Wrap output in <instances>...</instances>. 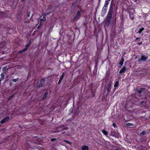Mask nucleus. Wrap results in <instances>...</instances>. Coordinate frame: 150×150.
<instances>
[{
    "mask_svg": "<svg viewBox=\"0 0 150 150\" xmlns=\"http://www.w3.org/2000/svg\"><path fill=\"white\" fill-rule=\"evenodd\" d=\"M45 80L44 79H42L40 81V82L38 83L37 84V86L38 88H40L45 83Z\"/></svg>",
    "mask_w": 150,
    "mask_h": 150,
    "instance_id": "obj_1",
    "label": "nucleus"
},
{
    "mask_svg": "<svg viewBox=\"0 0 150 150\" xmlns=\"http://www.w3.org/2000/svg\"><path fill=\"white\" fill-rule=\"evenodd\" d=\"M112 14H111V13H108V15L107 17V19L106 20V23H110V21L111 19V18L112 17Z\"/></svg>",
    "mask_w": 150,
    "mask_h": 150,
    "instance_id": "obj_2",
    "label": "nucleus"
},
{
    "mask_svg": "<svg viewBox=\"0 0 150 150\" xmlns=\"http://www.w3.org/2000/svg\"><path fill=\"white\" fill-rule=\"evenodd\" d=\"M148 58V57L145 56L144 55H142L141 56V58L140 59H139V61H146V59Z\"/></svg>",
    "mask_w": 150,
    "mask_h": 150,
    "instance_id": "obj_3",
    "label": "nucleus"
},
{
    "mask_svg": "<svg viewBox=\"0 0 150 150\" xmlns=\"http://www.w3.org/2000/svg\"><path fill=\"white\" fill-rule=\"evenodd\" d=\"M9 118L8 117H6L4 118L2 121L1 122V124H3L6 122H7L9 120Z\"/></svg>",
    "mask_w": 150,
    "mask_h": 150,
    "instance_id": "obj_4",
    "label": "nucleus"
},
{
    "mask_svg": "<svg viewBox=\"0 0 150 150\" xmlns=\"http://www.w3.org/2000/svg\"><path fill=\"white\" fill-rule=\"evenodd\" d=\"M81 15L79 11H78L77 13L76 16L74 17V19H78L80 18Z\"/></svg>",
    "mask_w": 150,
    "mask_h": 150,
    "instance_id": "obj_5",
    "label": "nucleus"
},
{
    "mask_svg": "<svg viewBox=\"0 0 150 150\" xmlns=\"http://www.w3.org/2000/svg\"><path fill=\"white\" fill-rule=\"evenodd\" d=\"M112 84L111 83H109L108 85V87L107 88V91L108 92H109L111 90V86Z\"/></svg>",
    "mask_w": 150,
    "mask_h": 150,
    "instance_id": "obj_6",
    "label": "nucleus"
},
{
    "mask_svg": "<svg viewBox=\"0 0 150 150\" xmlns=\"http://www.w3.org/2000/svg\"><path fill=\"white\" fill-rule=\"evenodd\" d=\"M135 11L133 9H130L128 10V12L129 13L134 14Z\"/></svg>",
    "mask_w": 150,
    "mask_h": 150,
    "instance_id": "obj_7",
    "label": "nucleus"
},
{
    "mask_svg": "<svg viewBox=\"0 0 150 150\" xmlns=\"http://www.w3.org/2000/svg\"><path fill=\"white\" fill-rule=\"evenodd\" d=\"M126 71V68L125 67H123L120 71L119 73L122 74Z\"/></svg>",
    "mask_w": 150,
    "mask_h": 150,
    "instance_id": "obj_8",
    "label": "nucleus"
},
{
    "mask_svg": "<svg viewBox=\"0 0 150 150\" xmlns=\"http://www.w3.org/2000/svg\"><path fill=\"white\" fill-rule=\"evenodd\" d=\"M109 1L105 0V4L104 5V6H105V7H107L109 3Z\"/></svg>",
    "mask_w": 150,
    "mask_h": 150,
    "instance_id": "obj_9",
    "label": "nucleus"
},
{
    "mask_svg": "<svg viewBox=\"0 0 150 150\" xmlns=\"http://www.w3.org/2000/svg\"><path fill=\"white\" fill-rule=\"evenodd\" d=\"M81 149L82 150H88V147L87 146H82Z\"/></svg>",
    "mask_w": 150,
    "mask_h": 150,
    "instance_id": "obj_10",
    "label": "nucleus"
},
{
    "mask_svg": "<svg viewBox=\"0 0 150 150\" xmlns=\"http://www.w3.org/2000/svg\"><path fill=\"white\" fill-rule=\"evenodd\" d=\"M102 132L106 136L108 135V132L106 131V130L103 129L102 130Z\"/></svg>",
    "mask_w": 150,
    "mask_h": 150,
    "instance_id": "obj_11",
    "label": "nucleus"
},
{
    "mask_svg": "<svg viewBox=\"0 0 150 150\" xmlns=\"http://www.w3.org/2000/svg\"><path fill=\"white\" fill-rule=\"evenodd\" d=\"M112 11H113V8L111 6L110 8V10L108 12V13H111V14H112Z\"/></svg>",
    "mask_w": 150,
    "mask_h": 150,
    "instance_id": "obj_12",
    "label": "nucleus"
},
{
    "mask_svg": "<svg viewBox=\"0 0 150 150\" xmlns=\"http://www.w3.org/2000/svg\"><path fill=\"white\" fill-rule=\"evenodd\" d=\"M124 61V59L123 58H122V59H121V60L120 61V62L119 63V64L121 66H122V65L123 64Z\"/></svg>",
    "mask_w": 150,
    "mask_h": 150,
    "instance_id": "obj_13",
    "label": "nucleus"
},
{
    "mask_svg": "<svg viewBox=\"0 0 150 150\" xmlns=\"http://www.w3.org/2000/svg\"><path fill=\"white\" fill-rule=\"evenodd\" d=\"M133 13H129V17L131 19L133 20L134 18V14Z\"/></svg>",
    "mask_w": 150,
    "mask_h": 150,
    "instance_id": "obj_14",
    "label": "nucleus"
},
{
    "mask_svg": "<svg viewBox=\"0 0 150 150\" xmlns=\"http://www.w3.org/2000/svg\"><path fill=\"white\" fill-rule=\"evenodd\" d=\"M48 92H46L45 94L43 96V98L44 99H45V98H46V97L47 96L48 94Z\"/></svg>",
    "mask_w": 150,
    "mask_h": 150,
    "instance_id": "obj_15",
    "label": "nucleus"
},
{
    "mask_svg": "<svg viewBox=\"0 0 150 150\" xmlns=\"http://www.w3.org/2000/svg\"><path fill=\"white\" fill-rule=\"evenodd\" d=\"M118 85H119V82H118V81H117L115 82V84H114V87H117L118 86Z\"/></svg>",
    "mask_w": 150,
    "mask_h": 150,
    "instance_id": "obj_16",
    "label": "nucleus"
},
{
    "mask_svg": "<svg viewBox=\"0 0 150 150\" xmlns=\"http://www.w3.org/2000/svg\"><path fill=\"white\" fill-rule=\"evenodd\" d=\"M144 28H142L141 29H140L138 31V33H141V32L144 30Z\"/></svg>",
    "mask_w": 150,
    "mask_h": 150,
    "instance_id": "obj_17",
    "label": "nucleus"
},
{
    "mask_svg": "<svg viewBox=\"0 0 150 150\" xmlns=\"http://www.w3.org/2000/svg\"><path fill=\"white\" fill-rule=\"evenodd\" d=\"M107 9V7H105V6H104V7H103V9H102V11H104V12H106Z\"/></svg>",
    "mask_w": 150,
    "mask_h": 150,
    "instance_id": "obj_18",
    "label": "nucleus"
},
{
    "mask_svg": "<svg viewBox=\"0 0 150 150\" xmlns=\"http://www.w3.org/2000/svg\"><path fill=\"white\" fill-rule=\"evenodd\" d=\"M143 90V88H141L138 91V92L139 93H142V91Z\"/></svg>",
    "mask_w": 150,
    "mask_h": 150,
    "instance_id": "obj_19",
    "label": "nucleus"
},
{
    "mask_svg": "<svg viewBox=\"0 0 150 150\" xmlns=\"http://www.w3.org/2000/svg\"><path fill=\"white\" fill-rule=\"evenodd\" d=\"M64 73H63L62 75L60 77V79L62 80L64 77Z\"/></svg>",
    "mask_w": 150,
    "mask_h": 150,
    "instance_id": "obj_20",
    "label": "nucleus"
},
{
    "mask_svg": "<svg viewBox=\"0 0 150 150\" xmlns=\"http://www.w3.org/2000/svg\"><path fill=\"white\" fill-rule=\"evenodd\" d=\"M18 80V78H17L16 79H13L12 80V81L14 82H17Z\"/></svg>",
    "mask_w": 150,
    "mask_h": 150,
    "instance_id": "obj_21",
    "label": "nucleus"
},
{
    "mask_svg": "<svg viewBox=\"0 0 150 150\" xmlns=\"http://www.w3.org/2000/svg\"><path fill=\"white\" fill-rule=\"evenodd\" d=\"M45 16H43V19H41L40 20V21H43L44 20H45Z\"/></svg>",
    "mask_w": 150,
    "mask_h": 150,
    "instance_id": "obj_22",
    "label": "nucleus"
},
{
    "mask_svg": "<svg viewBox=\"0 0 150 150\" xmlns=\"http://www.w3.org/2000/svg\"><path fill=\"white\" fill-rule=\"evenodd\" d=\"M30 43V42H29V43L26 45L25 47L27 48H28L29 47V46Z\"/></svg>",
    "mask_w": 150,
    "mask_h": 150,
    "instance_id": "obj_23",
    "label": "nucleus"
},
{
    "mask_svg": "<svg viewBox=\"0 0 150 150\" xmlns=\"http://www.w3.org/2000/svg\"><path fill=\"white\" fill-rule=\"evenodd\" d=\"M146 133V132L145 131H143L142 132L140 133L141 135H144Z\"/></svg>",
    "mask_w": 150,
    "mask_h": 150,
    "instance_id": "obj_24",
    "label": "nucleus"
},
{
    "mask_svg": "<svg viewBox=\"0 0 150 150\" xmlns=\"http://www.w3.org/2000/svg\"><path fill=\"white\" fill-rule=\"evenodd\" d=\"M126 125L127 126H131L132 125V124L129 123H127Z\"/></svg>",
    "mask_w": 150,
    "mask_h": 150,
    "instance_id": "obj_25",
    "label": "nucleus"
},
{
    "mask_svg": "<svg viewBox=\"0 0 150 150\" xmlns=\"http://www.w3.org/2000/svg\"><path fill=\"white\" fill-rule=\"evenodd\" d=\"M1 78L3 77V78H4V74H1Z\"/></svg>",
    "mask_w": 150,
    "mask_h": 150,
    "instance_id": "obj_26",
    "label": "nucleus"
},
{
    "mask_svg": "<svg viewBox=\"0 0 150 150\" xmlns=\"http://www.w3.org/2000/svg\"><path fill=\"white\" fill-rule=\"evenodd\" d=\"M27 49L28 48L25 47V48L23 49V50L22 51L23 52H25L27 50Z\"/></svg>",
    "mask_w": 150,
    "mask_h": 150,
    "instance_id": "obj_27",
    "label": "nucleus"
},
{
    "mask_svg": "<svg viewBox=\"0 0 150 150\" xmlns=\"http://www.w3.org/2000/svg\"><path fill=\"white\" fill-rule=\"evenodd\" d=\"M62 80L61 79H60L59 81V82H58V83L59 84L60 83H61V81H62Z\"/></svg>",
    "mask_w": 150,
    "mask_h": 150,
    "instance_id": "obj_28",
    "label": "nucleus"
},
{
    "mask_svg": "<svg viewBox=\"0 0 150 150\" xmlns=\"http://www.w3.org/2000/svg\"><path fill=\"white\" fill-rule=\"evenodd\" d=\"M112 125L114 127H116V124L115 123H113Z\"/></svg>",
    "mask_w": 150,
    "mask_h": 150,
    "instance_id": "obj_29",
    "label": "nucleus"
},
{
    "mask_svg": "<svg viewBox=\"0 0 150 150\" xmlns=\"http://www.w3.org/2000/svg\"><path fill=\"white\" fill-rule=\"evenodd\" d=\"M6 69V67H4L2 69V70L3 71H5Z\"/></svg>",
    "mask_w": 150,
    "mask_h": 150,
    "instance_id": "obj_30",
    "label": "nucleus"
},
{
    "mask_svg": "<svg viewBox=\"0 0 150 150\" xmlns=\"http://www.w3.org/2000/svg\"><path fill=\"white\" fill-rule=\"evenodd\" d=\"M64 141L67 143H68L69 144L70 143L67 140H65Z\"/></svg>",
    "mask_w": 150,
    "mask_h": 150,
    "instance_id": "obj_31",
    "label": "nucleus"
},
{
    "mask_svg": "<svg viewBox=\"0 0 150 150\" xmlns=\"http://www.w3.org/2000/svg\"><path fill=\"white\" fill-rule=\"evenodd\" d=\"M4 78H3V77L2 78H0V82L1 81H2L3 79H4Z\"/></svg>",
    "mask_w": 150,
    "mask_h": 150,
    "instance_id": "obj_32",
    "label": "nucleus"
},
{
    "mask_svg": "<svg viewBox=\"0 0 150 150\" xmlns=\"http://www.w3.org/2000/svg\"><path fill=\"white\" fill-rule=\"evenodd\" d=\"M4 78H3V77L2 78H0V82L1 81H2L3 79H4Z\"/></svg>",
    "mask_w": 150,
    "mask_h": 150,
    "instance_id": "obj_33",
    "label": "nucleus"
},
{
    "mask_svg": "<svg viewBox=\"0 0 150 150\" xmlns=\"http://www.w3.org/2000/svg\"><path fill=\"white\" fill-rule=\"evenodd\" d=\"M111 135L112 136H115V135L112 132L111 133Z\"/></svg>",
    "mask_w": 150,
    "mask_h": 150,
    "instance_id": "obj_34",
    "label": "nucleus"
},
{
    "mask_svg": "<svg viewBox=\"0 0 150 150\" xmlns=\"http://www.w3.org/2000/svg\"><path fill=\"white\" fill-rule=\"evenodd\" d=\"M142 43L141 42L138 43V45H140L142 44Z\"/></svg>",
    "mask_w": 150,
    "mask_h": 150,
    "instance_id": "obj_35",
    "label": "nucleus"
},
{
    "mask_svg": "<svg viewBox=\"0 0 150 150\" xmlns=\"http://www.w3.org/2000/svg\"><path fill=\"white\" fill-rule=\"evenodd\" d=\"M40 25H39L38 26V28H40Z\"/></svg>",
    "mask_w": 150,
    "mask_h": 150,
    "instance_id": "obj_36",
    "label": "nucleus"
},
{
    "mask_svg": "<svg viewBox=\"0 0 150 150\" xmlns=\"http://www.w3.org/2000/svg\"><path fill=\"white\" fill-rule=\"evenodd\" d=\"M2 116V115H0V118H1Z\"/></svg>",
    "mask_w": 150,
    "mask_h": 150,
    "instance_id": "obj_37",
    "label": "nucleus"
},
{
    "mask_svg": "<svg viewBox=\"0 0 150 150\" xmlns=\"http://www.w3.org/2000/svg\"><path fill=\"white\" fill-rule=\"evenodd\" d=\"M15 150V149L14 148H13V149H11V150Z\"/></svg>",
    "mask_w": 150,
    "mask_h": 150,
    "instance_id": "obj_38",
    "label": "nucleus"
},
{
    "mask_svg": "<svg viewBox=\"0 0 150 150\" xmlns=\"http://www.w3.org/2000/svg\"><path fill=\"white\" fill-rule=\"evenodd\" d=\"M136 1V0H134V1Z\"/></svg>",
    "mask_w": 150,
    "mask_h": 150,
    "instance_id": "obj_39",
    "label": "nucleus"
}]
</instances>
